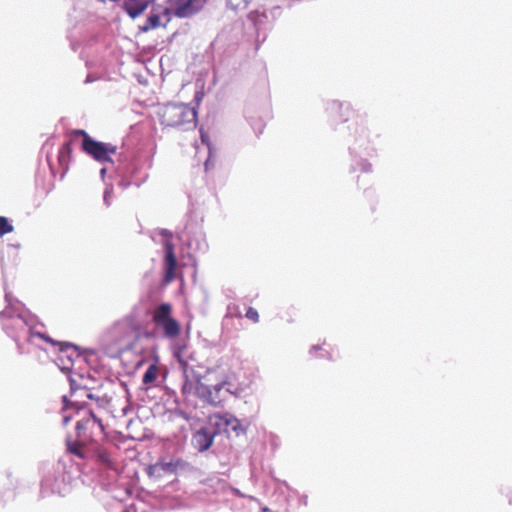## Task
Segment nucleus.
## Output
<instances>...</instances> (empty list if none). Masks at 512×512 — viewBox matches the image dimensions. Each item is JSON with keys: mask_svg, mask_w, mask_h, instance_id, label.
Wrapping results in <instances>:
<instances>
[{"mask_svg": "<svg viewBox=\"0 0 512 512\" xmlns=\"http://www.w3.org/2000/svg\"><path fill=\"white\" fill-rule=\"evenodd\" d=\"M246 317L254 322H258L259 314L254 308H249L246 312Z\"/></svg>", "mask_w": 512, "mask_h": 512, "instance_id": "f3484780", "label": "nucleus"}, {"mask_svg": "<svg viewBox=\"0 0 512 512\" xmlns=\"http://www.w3.org/2000/svg\"><path fill=\"white\" fill-rule=\"evenodd\" d=\"M172 307L168 303L159 305L153 313V321L163 331L164 337L174 339L180 334V324L171 317Z\"/></svg>", "mask_w": 512, "mask_h": 512, "instance_id": "20e7f679", "label": "nucleus"}, {"mask_svg": "<svg viewBox=\"0 0 512 512\" xmlns=\"http://www.w3.org/2000/svg\"><path fill=\"white\" fill-rule=\"evenodd\" d=\"M79 133L83 135L82 148L87 154L101 163L112 161L111 155L116 152L114 145L95 141L83 130H80Z\"/></svg>", "mask_w": 512, "mask_h": 512, "instance_id": "39448f33", "label": "nucleus"}, {"mask_svg": "<svg viewBox=\"0 0 512 512\" xmlns=\"http://www.w3.org/2000/svg\"><path fill=\"white\" fill-rule=\"evenodd\" d=\"M228 7L232 10H243L247 8L249 0H226Z\"/></svg>", "mask_w": 512, "mask_h": 512, "instance_id": "2eb2a0df", "label": "nucleus"}, {"mask_svg": "<svg viewBox=\"0 0 512 512\" xmlns=\"http://www.w3.org/2000/svg\"><path fill=\"white\" fill-rule=\"evenodd\" d=\"M69 420H70L69 416H66V415H65V416L63 417V421H64V423H65V424H66V423H68V422H69Z\"/></svg>", "mask_w": 512, "mask_h": 512, "instance_id": "412c9836", "label": "nucleus"}, {"mask_svg": "<svg viewBox=\"0 0 512 512\" xmlns=\"http://www.w3.org/2000/svg\"><path fill=\"white\" fill-rule=\"evenodd\" d=\"M201 138H202V141L205 142L206 141V136L204 133L201 134Z\"/></svg>", "mask_w": 512, "mask_h": 512, "instance_id": "5701e85b", "label": "nucleus"}, {"mask_svg": "<svg viewBox=\"0 0 512 512\" xmlns=\"http://www.w3.org/2000/svg\"><path fill=\"white\" fill-rule=\"evenodd\" d=\"M164 248H165V268H166V282H170L175 277V269L177 266L176 257L174 255V246L170 242L169 237L171 233L163 231Z\"/></svg>", "mask_w": 512, "mask_h": 512, "instance_id": "9b49d317", "label": "nucleus"}, {"mask_svg": "<svg viewBox=\"0 0 512 512\" xmlns=\"http://www.w3.org/2000/svg\"><path fill=\"white\" fill-rule=\"evenodd\" d=\"M186 462L182 459L160 460L148 469L149 474L153 476H162V474H173L179 469H184Z\"/></svg>", "mask_w": 512, "mask_h": 512, "instance_id": "9d476101", "label": "nucleus"}, {"mask_svg": "<svg viewBox=\"0 0 512 512\" xmlns=\"http://www.w3.org/2000/svg\"><path fill=\"white\" fill-rule=\"evenodd\" d=\"M263 512H269L268 508H263Z\"/></svg>", "mask_w": 512, "mask_h": 512, "instance_id": "b1692460", "label": "nucleus"}, {"mask_svg": "<svg viewBox=\"0 0 512 512\" xmlns=\"http://www.w3.org/2000/svg\"><path fill=\"white\" fill-rule=\"evenodd\" d=\"M154 0H124V10L132 18L135 19L143 14L148 6Z\"/></svg>", "mask_w": 512, "mask_h": 512, "instance_id": "ddd939ff", "label": "nucleus"}, {"mask_svg": "<svg viewBox=\"0 0 512 512\" xmlns=\"http://www.w3.org/2000/svg\"><path fill=\"white\" fill-rule=\"evenodd\" d=\"M206 3V0H177L175 14L179 17H188L198 12Z\"/></svg>", "mask_w": 512, "mask_h": 512, "instance_id": "f8f14e48", "label": "nucleus"}, {"mask_svg": "<svg viewBox=\"0 0 512 512\" xmlns=\"http://www.w3.org/2000/svg\"><path fill=\"white\" fill-rule=\"evenodd\" d=\"M209 423L218 430V433L222 431L229 433L232 431L238 436L244 431L240 421L230 413L211 415Z\"/></svg>", "mask_w": 512, "mask_h": 512, "instance_id": "0eeeda50", "label": "nucleus"}, {"mask_svg": "<svg viewBox=\"0 0 512 512\" xmlns=\"http://www.w3.org/2000/svg\"><path fill=\"white\" fill-rule=\"evenodd\" d=\"M172 15L173 13L169 7L161 5L153 6L147 20L140 29L143 32H147L152 29L166 27L171 21Z\"/></svg>", "mask_w": 512, "mask_h": 512, "instance_id": "423d86ee", "label": "nucleus"}, {"mask_svg": "<svg viewBox=\"0 0 512 512\" xmlns=\"http://www.w3.org/2000/svg\"><path fill=\"white\" fill-rule=\"evenodd\" d=\"M6 300L9 305L1 315L3 317V327L8 333L13 335L16 339H25L32 343L40 339L52 345H56V343L43 333L42 325L36 322L34 316L22 307L12 305L8 294H6Z\"/></svg>", "mask_w": 512, "mask_h": 512, "instance_id": "f257e3e1", "label": "nucleus"}, {"mask_svg": "<svg viewBox=\"0 0 512 512\" xmlns=\"http://www.w3.org/2000/svg\"><path fill=\"white\" fill-rule=\"evenodd\" d=\"M217 434L218 430L208 422L205 427L200 428L194 433L192 444L199 452H204L212 446L214 437Z\"/></svg>", "mask_w": 512, "mask_h": 512, "instance_id": "6e6552de", "label": "nucleus"}, {"mask_svg": "<svg viewBox=\"0 0 512 512\" xmlns=\"http://www.w3.org/2000/svg\"><path fill=\"white\" fill-rule=\"evenodd\" d=\"M106 171H107V170H106V168H102V169L100 170V175H101V177H102V178H104V176H105V174H106Z\"/></svg>", "mask_w": 512, "mask_h": 512, "instance_id": "aec40b11", "label": "nucleus"}, {"mask_svg": "<svg viewBox=\"0 0 512 512\" xmlns=\"http://www.w3.org/2000/svg\"><path fill=\"white\" fill-rule=\"evenodd\" d=\"M59 355L55 359V363L63 372L71 370L74 360L79 359L80 356L76 348L68 343H59Z\"/></svg>", "mask_w": 512, "mask_h": 512, "instance_id": "1a4fd4ad", "label": "nucleus"}, {"mask_svg": "<svg viewBox=\"0 0 512 512\" xmlns=\"http://www.w3.org/2000/svg\"><path fill=\"white\" fill-rule=\"evenodd\" d=\"M13 231V226L6 217L0 216V237Z\"/></svg>", "mask_w": 512, "mask_h": 512, "instance_id": "dca6fc26", "label": "nucleus"}, {"mask_svg": "<svg viewBox=\"0 0 512 512\" xmlns=\"http://www.w3.org/2000/svg\"><path fill=\"white\" fill-rule=\"evenodd\" d=\"M112 190H113L112 186H107L105 189V192H104V202L108 206L110 205L109 198H110Z\"/></svg>", "mask_w": 512, "mask_h": 512, "instance_id": "a211bd4d", "label": "nucleus"}, {"mask_svg": "<svg viewBox=\"0 0 512 512\" xmlns=\"http://www.w3.org/2000/svg\"><path fill=\"white\" fill-rule=\"evenodd\" d=\"M74 382H75L74 379L71 378L70 379L71 389H74Z\"/></svg>", "mask_w": 512, "mask_h": 512, "instance_id": "4be33fe9", "label": "nucleus"}, {"mask_svg": "<svg viewBox=\"0 0 512 512\" xmlns=\"http://www.w3.org/2000/svg\"><path fill=\"white\" fill-rule=\"evenodd\" d=\"M162 124L172 127L190 129L196 125L197 113L185 104H167L159 112Z\"/></svg>", "mask_w": 512, "mask_h": 512, "instance_id": "7ed1b4c3", "label": "nucleus"}, {"mask_svg": "<svg viewBox=\"0 0 512 512\" xmlns=\"http://www.w3.org/2000/svg\"><path fill=\"white\" fill-rule=\"evenodd\" d=\"M184 375L182 392L186 396H197L211 405H218L222 401L220 395L222 389L227 385L226 381L213 386L201 382L200 376L182 359L180 351L175 353Z\"/></svg>", "mask_w": 512, "mask_h": 512, "instance_id": "f03ea898", "label": "nucleus"}, {"mask_svg": "<svg viewBox=\"0 0 512 512\" xmlns=\"http://www.w3.org/2000/svg\"><path fill=\"white\" fill-rule=\"evenodd\" d=\"M68 448H69V450L72 453H74V454H76L78 456H81L80 450H79V448L75 444L74 445H69Z\"/></svg>", "mask_w": 512, "mask_h": 512, "instance_id": "6ab92c4d", "label": "nucleus"}, {"mask_svg": "<svg viewBox=\"0 0 512 512\" xmlns=\"http://www.w3.org/2000/svg\"><path fill=\"white\" fill-rule=\"evenodd\" d=\"M159 374V368L156 364H151L143 375V383L145 385L153 384Z\"/></svg>", "mask_w": 512, "mask_h": 512, "instance_id": "4468645a", "label": "nucleus"}]
</instances>
